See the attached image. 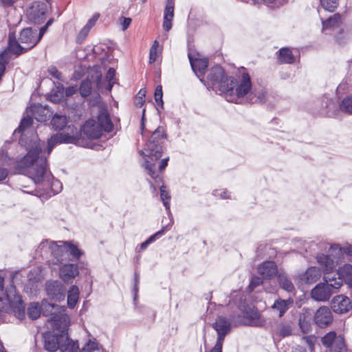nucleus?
Instances as JSON below:
<instances>
[{"mask_svg": "<svg viewBox=\"0 0 352 352\" xmlns=\"http://www.w3.org/2000/svg\"><path fill=\"white\" fill-rule=\"evenodd\" d=\"M44 111L41 106H31L26 111L27 116L23 118L17 129L18 132L21 133L19 143L25 146L28 153L18 162L16 169L19 173L28 175L35 184L41 183L44 178L47 171V159L41 154L44 143L40 142L31 124L33 118L39 122L44 120L36 114V111Z\"/></svg>", "mask_w": 352, "mask_h": 352, "instance_id": "f257e3e1", "label": "nucleus"}, {"mask_svg": "<svg viewBox=\"0 0 352 352\" xmlns=\"http://www.w3.org/2000/svg\"><path fill=\"white\" fill-rule=\"evenodd\" d=\"M205 85L208 89L222 95L230 102L241 103L244 97L249 94L250 102L263 103L266 101V91L262 90L256 94L251 92L252 82L248 74L243 73L236 81L233 76H228L219 65H216L209 70Z\"/></svg>", "mask_w": 352, "mask_h": 352, "instance_id": "f03ea898", "label": "nucleus"}, {"mask_svg": "<svg viewBox=\"0 0 352 352\" xmlns=\"http://www.w3.org/2000/svg\"><path fill=\"white\" fill-rule=\"evenodd\" d=\"M166 138V134L164 129L162 126H158L152 133L144 150L140 151V154L144 158V166L147 173L153 179L158 177L155 162L162 157V146Z\"/></svg>", "mask_w": 352, "mask_h": 352, "instance_id": "7ed1b4c3", "label": "nucleus"}, {"mask_svg": "<svg viewBox=\"0 0 352 352\" xmlns=\"http://www.w3.org/2000/svg\"><path fill=\"white\" fill-rule=\"evenodd\" d=\"M0 311L11 314L19 320L25 318V305L19 295L16 294V289L10 285L4 289V278L0 275Z\"/></svg>", "mask_w": 352, "mask_h": 352, "instance_id": "20e7f679", "label": "nucleus"}, {"mask_svg": "<svg viewBox=\"0 0 352 352\" xmlns=\"http://www.w3.org/2000/svg\"><path fill=\"white\" fill-rule=\"evenodd\" d=\"M38 43V39L36 37V28H27L23 29L20 32L19 40H17L15 32L10 28L7 52L4 55H7L9 52H11L15 57L19 56L34 47Z\"/></svg>", "mask_w": 352, "mask_h": 352, "instance_id": "39448f33", "label": "nucleus"}, {"mask_svg": "<svg viewBox=\"0 0 352 352\" xmlns=\"http://www.w3.org/2000/svg\"><path fill=\"white\" fill-rule=\"evenodd\" d=\"M45 349L50 352H54L57 349L60 352H78L79 346L78 342H74L67 334H58L47 332L43 334Z\"/></svg>", "mask_w": 352, "mask_h": 352, "instance_id": "423d86ee", "label": "nucleus"}, {"mask_svg": "<svg viewBox=\"0 0 352 352\" xmlns=\"http://www.w3.org/2000/svg\"><path fill=\"white\" fill-rule=\"evenodd\" d=\"M322 31L325 34H334L336 41L340 44H344L349 38L348 32L341 28L342 23V15L335 14L329 19L322 21Z\"/></svg>", "mask_w": 352, "mask_h": 352, "instance_id": "0eeeda50", "label": "nucleus"}, {"mask_svg": "<svg viewBox=\"0 0 352 352\" xmlns=\"http://www.w3.org/2000/svg\"><path fill=\"white\" fill-rule=\"evenodd\" d=\"M344 254L343 247L338 244L332 245L328 251V255L318 254L316 259L322 271L326 274L331 272L341 261Z\"/></svg>", "mask_w": 352, "mask_h": 352, "instance_id": "6e6552de", "label": "nucleus"}, {"mask_svg": "<svg viewBox=\"0 0 352 352\" xmlns=\"http://www.w3.org/2000/svg\"><path fill=\"white\" fill-rule=\"evenodd\" d=\"M329 274H326L324 276L325 283H319L316 285L311 291V298L318 302H325L329 300L333 294V289H338L342 286V281L331 280Z\"/></svg>", "mask_w": 352, "mask_h": 352, "instance_id": "1a4fd4ad", "label": "nucleus"}, {"mask_svg": "<svg viewBox=\"0 0 352 352\" xmlns=\"http://www.w3.org/2000/svg\"><path fill=\"white\" fill-rule=\"evenodd\" d=\"M81 136V132L74 125H68L66 131L51 137L47 142V154L58 144H76Z\"/></svg>", "mask_w": 352, "mask_h": 352, "instance_id": "9d476101", "label": "nucleus"}, {"mask_svg": "<svg viewBox=\"0 0 352 352\" xmlns=\"http://www.w3.org/2000/svg\"><path fill=\"white\" fill-rule=\"evenodd\" d=\"M322 344L329 348L330 352H346L344 338L337 336L336 332L330 331L322 338Z\"/></svg>", "mask_w": 352, "mask_h": 352, "instance_id": "9b49d317", "label": "nucleus"}, {"mask_svg": "<svg viewBox=\"0 0 352 352\" xmlns=\"http://www.w3.org/2000/svg\"><path fill=\"white\" fill-rule=\"evenodd\" d=\"M69 324V318L64 311H58V314L52 316L47 320V327L51 328L54 333L67 334V327Z\"/></svg>", "mask_w": 352, "mask_h": 352, "instance_id": "f8f14e48", "label": "nucleus"}, {"mask_svg": "<svg viewBox=\"0 0 352 352\" xmlns=\"http://www.w3.org/2000/svg\"><path fill=\"white\" fill-rule=\"evenodd\" d=\"M47 5L45 2H34L28 10V19L34 23H41L45 20Z\"/></svg>", "mask_w": 352, "mask_h": 352, "instance_id": "ddd939ff", "label": "nucleus"}, {"mask_svg": "<svg viewBox=\"0 0 352 352\" xmlns=\"http://www.w3.org/2000/svg\"><path fill=\"white\" fill-rule=\"evenodd\" d=\"M244 323L252 327H263L266 324L265 319L254 307H248L243 311Z\"/></svg>", "mask_w": 352, "mask_h": 352, "instance_id": "4468645a", "label": "nucleus"}, {"mask_svg": "<svg viewBox=\"0 0 352 352\" xmlns=\"http://www.w3.org/2000/svg\"><path fill=\"white\" fill-rule=\"evenodd\" d=\"M46 292L52 300L60 302L65 299V288L58 280L48 281L46 283Z\"/></svg>", "mask_w": 352, "mask_h": 352, "instance_id": "2eb2a0df", "label": "nucleus"}, {"mask_svg": "<svg viewBox=\"0 0 352 352\" xmlns=\"http://www.w3.org/2000/svg\"><path fill=\"white\" fill-rule=\"evenodd\" d=\"M212 328L217 333V340L223 342L226 336L230 332L231 329L230 321L224 316H219L212 325Z\"/></svg>", "mask_w": 352, "mask_h": 352, "instance_id": "dca6fc26", "label": "nucleus"}, {"mask_svg": "<svg viewBox=\"0 0 352 352\" xmlns=\"http://www.w3.org/2000/svg\"><path fill=\"white\" fill-rule=\"evenodd\" d=\"M331 305L333 311L338 314L346 313L352 307L350 298L344 295H338L333 297Z\"/></svg>", "mask_w": 352, "mask_h": 352, "instance_id": "f3484780", "label": "nucleus"}, {"mask_svg": "<svg viewBox=\"0 0 352 352\" xmlns=\"http://www.w3.org/2000/svg\"><path fill=\"white\" fill-rule=\"evenodd\" d=\"M314 320L320 328L329 326L333 320V315L330 309L326 306L320 307L315 314Z\"/></svg>", "mask_w": 352, "mask_h": 352, "instance_id": "a211bd4d", "label": "nucleus"}, {"mask_svg": "<svg viewBox=\"0 0 352 352\" xmlns=\"http://www.w3.org/2000/svg\"><path fill=\"white\" fill-rule=\"evenodd\" d=\"M101 78L102 74L100 72H96L94 75L91 76V79L88 77L87 79L82 80L79 88L81 96L85 98L91 94L93 82L98 88H100Z\"/></svg>", "mask_w": 352, "mask_h": 352, "instance_id": "6ab92c4d", "label": "nucleus"}, {"mask_svg": "<svg viewBox=\"0 0 352 352\" xmlns=\"http://www.w3.org/2000/svg\"><path fill=\"white\" fill-rule=\"evenodd\" d=\"M45 247L51 249V254L54 256L57 261L63 260V256L66 252V241H59L56 243L54 241L44 240L42 247Z\"/></svg>", "mask_w": 352, "mask_h": 352, "instance_id": "aec40b11", "label": "nucleus"}, {"mask_svg": "<svg viewBox=\"0 0 352 352\" xmlns=\"http://www.w3.org/2000/svg\"><path fill=\"white\" fill-rule=\"evenodd\" d=\"M82 132L88 138H99L102 133L101 127L95 120H88L82 127Z\"/></svg>", "mask_w": 352, "mask_h": 352, "instance_id": "412c9836", "label": "nucleus"}, {"mask_svg": "<svg viewBox=\"0 0 352 352\" xmlns=\"http://www.w3.org/2000/svg\"><path fill=\"white\" fill-rule=\"evenodd\" d=\"M79 274L78 266L72 263H67L60 268L59 275L65 283H69Z\"/></svg>", "mask_w": 352, "mask_h": 352, "instance_id": "4be33fe9", "label": "nucleus"}, {"mask_svg": "<svg viewBox=\"0 0 352 352\" xmlns=\"http://www.w3.org/2000/svg\"><path fill=\"white\" fill-rule=\"evenodd\" d=\"M320 276V270L316 267H311L299 275V280L301 284H312L319 280Z\"/></svg>", "mask_w": 352, "mask_h": 352, "instance_id": "5701e85b", "label": "nucleus"}, {"mask_svg": "<svg viewBox=\"0 0 352 352\" xmlns=\"http://www.w3.org/2000/svg\"><path fill=\"white\" fill-rule=\"evenodd\" d=\"M192 70L196 75L200 78L201 82H204L203 74L206 69L208 67V61L206 58H192L191 56H188Z\"/></svg>", "mask_w": 352, "mask_h": 352, "instance_id": "b1692460", "label": "nucleus"}, {"mask_svg": "<svg viewBox=\"0 0 352 352\" xmlns=\"http://www.w3.org/2000/svg\"><path fill=\"white\" fill-rule=\"evenodd\" d=\"M293 304L294 300L290 298L287 300L278 298L274 301L271 309L274 312L278 314L279 318H281L285 313L292 307Z\"/></svg>", "mask_w": 352, "mask_h": 352, "instance_id": "393cba45", "label": "nucleus"}, {"mask_svg": "<svg viewBox=\"0 0 352 352\" xmlns=\"http://www.w3.org/2000/svg\"><path fill=\"white\" fill-rule=\"evenodd\" d=\"M258 272L263 278H270L277 274V265L274 261H265L258 266Z\"/></svg>", "mask_w": 352, "mask_h": 352, "instance_id": "a878e982", "label": "nucleus"}, {"mask_svg": "<svg viewBox=\"0 0 352 352\" xmlns=\"http://www.w3.org/2000/svg\"><path fill=\"white\" fill-rule=\"evenodd\" d=\"M174 16V1L168 0L164 12L163 28L169 31L172 28V21Z\"/></svg>", "mask_w": 352, "mask_h": 352, "instance_id": "bb28decb", "label": "nucleus"}, {"mask_svg": "<svg viewBox=\"0 0 352 352\" xmlns=\"http://www.w3.org/2000/svg\"><path fill=\"white\" fill-rule=\"evenodd\" d=\"M41 313L45 316H54L58 314V311H65V308L54 303L49 302L47 300L41 302Z\"/></svg>", "mask_w": 352, "mask_h": 352, "instance_id": "cd10ccee", "label": "nucleus"}, {"mask_svg": "<svg viewBox=\"0 0 352 352\" xmlns=\"http://www.w3.org/2000/svg\"><path fill=\"white\" fill-rule=\"evenodd\" d=\"M98 125L101 127V130L103 131L110 132L113 129V124L109 118V114L105 109H102L100 111L98 116V121H96Z\"/></svg>", "mask_w": 352, "mask_h": 352, "instance_id": "c85d7f7f", "label": "nucleus"}, {"mask_svg": "<svg viewBox=\"0 0 352 352\" xmlns=\"http://www.w3.org/2000/svg\"><path fill=\"white\" fill-rule=\"evenodd\" d=\"M338 274L339 278L336 279L334 277L331 278V280L335 282V280H340L342 282L344 281H351L352 280V265L350 264H345L342 267H339L338 270Z\"/></svg>", "mask_w": 352, "mask_h": 352, "instance_id": "c756f323", "label": "nucleus"}, {"mask_svg": "<svg viewBox=\"0 0 352 352\" xmlns=\"http://www.w3.org/2000/svg\"><path fill=\"white\" fill-rule=\"evenodd\" d=\"M295 60L291 50L288 47L281 48L278 52V61L280 64H291Z\"/></svg>", "mask_w": 352, "mask_h": 352, "instance_id": "7c9ffc66", "label": "nucleus"}, {"mask_svg": "<svg viewBox=\"0 0 352 352\" xmlns=\"http://www.w3.org/2000/svg\"><path fill=\"white\" fill-rule=\"evenodd\" d=\"M278 281L280 287L288 292H292L294 290V286L292 282V280L289 278V277L285 273H279L278 275Z\"/></svg>", "mask_w": 352, "mask_h": 352, "instance_id": "2f4dec72", "label": "nucleus"}, {"mask_svg": "<svg viewBox=\"0 0 352 352\" xmlns=\"http://www.w3.org/2000/svg\"><path fill=\"white\" fill-rule=\"evenodd\" d=\"M79 289L76 285H72L67 294V305L69 308H74L79 298Z\"/></svg>", "mask_w": 352, "mask_h": 352, "instance_id": "473e14b6", "label": "nucleus"}, {"mask_svg": "<svg viewBox=\"0 0 352 352\" xmlns=\"http://www.w3.org/2000/svg\"><path fill=\"white\" fill-rule=\"evenodd\" d=\"M322 108H325V113L329 117H332L336 115V104L330 98L324 96L322 100Z\"/></svg>", "mask_w": 352, "mask_h": 352, "instance_id": "72a5a7b5", "label": "nucleus"}, {"mask_svg": "<svg viewBox=\"0 0 352 352\" xmlns=\"http://www.w3.org/2000/svg\"><path fill=\"white\" fill-rule=\"evenodd\" d=\"M298 326L303 333H308L311 330V318L306 314H301L298 319Z\"/></svg>", "mask_w": 352, "mask_h": 352, "instance_id": "f704fd0d", "label": "nucleus"}, {"mask_svg": "<svg viewBox=\"0 0 352 352\" xmlns=\"http://www.w3.org/2000/svg\"><path fill=\"white\" fill-rule=\"evenodd\" d=\"M41 305H39L38 302H32L28 307L27 314L32 320L37 319L41 314Z\"/></svg>", "mask_w": 352, "mask_h": 352, "instance_id": "c9c22d12", "label": "nucleus"}, {"mask_svg": "<svg viewBox=\"0 0 352 352\" xmlns=\"http://www.w3.org/2000/svg\"><path fill=\"white\" fill-rule=\"evenodd\" d=\"M6 52L7 48L0 54V79L1 78L6 70V65L11 58L15 57L14 54H12L11 52H9L7 55H4Z\"/></svg>", "mask_w": 352, "mask_h": 352, "instance_id": "e433bc0d", "label": "nucleus"}, {"mask_svg": "<svg viewBox=\"0 0 352 352\" xmlns=\"http://www.w3.org/2000/svg\"><path fill=\"white\" fill-rule=\"evenodd\" d=\"M52 125L56 130H61L66 126L67 118L65 116L55 114L51 121Z\"/></svg>", "mask_w": 352, "mask_h": 352, "instance_id": "4c0bfd02", "label": "nucleus"}, {"mask_svg": "<svg viewBox=\"0 0 352 352\" xmlns=\"http://www.w3.org/2000/svg\"><path fill=\"white\" fill-rule=\"evenodd\" d=\"M339 108L342 112L352 115V95L344 97L340 102Z\"/></svg>", "mask_w": 352, "mask_h": 352, "instance_id": "58836bf2", "label": "nucleus"}, {"mask_svg": "<svg viewBox=\"0 0 352 352\" xmlns=\"http://www.w3.org/2000/svg\"><path fill=\"white\" fill-rule=\"evenodd\" d=\"M28 281L30 284L34 285V283H38L43 278L42 270L39 267L31 270L28 275Z\"/></svg>", "mask_w": 352, "mask_h": 352, "instance_id": "ea45409f", "label": "nucleus"}, {"mask_svg": "<svg viewBox=\"0 0 352 352\" xmlns=\"http://www.w3.org/2000/svg\"><path fill=\"white\" fill-rule=\"evenodd\" d=\"M276 333L281 338L287 337L292 335V328L288 323H280L276 330Z\"/></svg>", "mask_w": 352, "mask_h": 352, "instance_id": "a19ab883", "label": "nucleus"}, {"mask_svg": "<svg viewBox=\"0 0 352 352\" xmlns=\"http://www.w3.org/2000/svg\"><path fill=\"white\" fill-rule=\"evenodd\" d=\"M168 226H165L162 227V228L157 232L155 234L151 236L147 240H146L144 242L142 243L140 245V250H145L148 245L155 241L157 237H160V236H162L164 234V232L166 229H168Z\"/></svg>", "mask_w": 352, "mask_h": 352, "instance_id": "79ce46f5", "label": "nucleus"}, {"mask_svg": "<svg viewBox=\"0 0 352 352\" xmlns=\"http://www.w3.org/2000/svg\"><path fill=\"white\" fill-rule=\"evenodd\" d=\"M340 0H320L322 8L330 12H333L338 8Z\"/></svg>", "mask_w": 352, "mask_h": 352, "instance_id": "37998d69", "label": "nucleus"}, {"mask_svg": "<svg viewBox=\"0 0 352 352\" xmlns=\"http://www.w3.org/2000/svg\"><path fill=\"white\" fill-rule=\"evenodd\" d=\"M66 252H69V254L74 257L78 258L82 254V252L78 248V247L73 244L70 241H66Z\"/></svg>", "mask_w": 352, "mask_h": 352, "instance_id": "c03bdc74", "label": "nucleus"}, {"mask_svg": "<svg viewBox=\"0 0 352 352\" xmlns=\"http://www.w3.org/2000/svg\"><path fill=\"white\" fill-rule=\"evenodd\" d=\"M160 197L165 206L166 209L169 210L170 209V203L169 200L170 199V196L169 192L166 190V186H162L160 187Z\"/></svg>", "mask_w": 352, "mask_h": 352, "instance_id": "a18cd8bd", "label": "nucleus"}, {"mask_svg": "<svg viewBox=\"0 0 352 352\" xmlns=\"http://www.w3.org/2000/svg\"><path fill=\"white\" fill-rule=\"evenodd\" d=\"M352 89V84H349L347 81H342L337 87L336 94L338 96H342Z\"/></svg>", "mask_w": 352, "mask_h": 352, "instance_id": "49530a36", "label": "nucleus"}, {"mask_svg": "<svg viewBox=\"0 0 352 352\" xmlns=\"http://www.w3.org/2000/svg\"><path fill=\"white\" fill-rule=\"evenodd\" d=\"M116 71L113 68H109L107 71L106 78L108 80V90L111 91L113 85L116 83Z\"/></svg>", "mask_w": 352, "mask_h": 352, "instance_id": "de8ad7c7", "label": "nucleus"}, {"mask_svg": "<svg viewBox=\"0 0 352 352\" xmlns=\"http://www.w3.org/2000/svg\"><path fill=\"white\" fill-rule=\"evenodd\" d=\"M162 96H163L162 87L161 85H158L155 88L154 97H155V102L161 107H163Z\"/></svg>", "mask_w": 352, "mask_h": 352, "instance_id": "09e8293b", "label": "nucleus"}, {"mask_svg": "<svg viewBox=\"0 0 352 352\" xmlns=\"http://www.w3.org/2000/svg\"><path fill=\"white\" fill-rule=\"evenodd\" d=\"M255 3H264L267 6L274 4L273 7H279L283 5L284 0H253Z\"/></svg>", "mask_w": 352, "mask_h": 352, "instance_id": "8fccbe9b", "label": "nucleus"}, {"mask_svg": "<svg viewBox=\"0 0 352 352\" xmlns=\"http://www.w3.org/2000/svg\"><path fill=\"white\" fill-rule=\"evenodd\" d=\"M90 31V29H89L87 26H84L81 30L80 31V32L78 33V36H77V41L78 43H81L82 42L85 38L87 37V36L88 35L89 32Z\"/></svg>", "mask_w": 352, "mask_h": 352, "instance_id": "3c124183", "label": "nucleus"}, {"mask_svg": "<svg viewBox=\"0 0 352 352\" xmlns=\"http://www.w3.org/2000/svg\"><path fill=\"white\" fill-rule=\"evenodd\" d=\"M263 283V280L259 276H254L252 278L249 288L250 290H253L257 286Z\"/></svg>", "mask_w": 352, "mask_h": 352, "instance_id": "603ef678", "label": "nucleus"}, {"mask_svg": "<svg viewBox=\"0 0 352 352\" xmlns=\"http://www.w3.org/2000/svg\"><path fill=\"white\" fill-rule=\"evenodd\" d=\"M50 74L58 80H62V74L56 67L52 66L48 69Z\"/></svg>", "mask_w": 352, "mask_h": 352, "instance_id": "864d4df0", "label": "nucleus"}, {"mask_svg": "<svg viewBox=\"0 0 352 352\" xmlns=\"http://www.w3.org/2000/svg\"><path fill=\"white\" fill-rule=\"evenodd\" d=\"M100 17V14L98 13H96L93 15V16L88 21L85 26H87L89 29H91L94 27Z\"/></svg>", "mask_w": 352, "mask_h": 352, "instance_id": "5fc2aeb1", "label": "nucleus"}, {"mask_svg": "<svg viewBox=\"0 0 352 352\" xmlns=\"http://www.w3.org/2000/svg\"><path fill=\"white\" fill-rule=\"evenodd\" d=\"M120 21H121L120 23L122 26L123 30H126L129 28V25L131 23V18L122 17L120 19Z\"/></svg>", "mask_w": 352, "mask_h": 352, "instance_id": "6e6d98bb", "label": "nucleus"}, {"mask_svg": "<svg viewBox=\"0 0 352 352\" xmlns=\"http://www.w3.org/2000/svg\"><path fill=\"white\" fill-rule=\"evenodd\" d=\"M157 51L155 47H151L149 52V63H153L157 59Z\"/></svg>", "mask_w": 352, "mask_h": 352, "instance_id": "4d7b16f0", "label": "nucleus"}, {"mask_svg": "<svg viewBox=\"0 0 352 352\" xmlns=\"http://www.w3.org/2000/svg\"><path fill=\"white\" fill-rule=\"evenodd\" d=\"M76 91H77L76 86H71V87L66 88L65 93L66 96L69 97V96H72V95L76 94Z\"/></svg>", "mask_w": 352, "mask_h": 352, "instance_id": "13d9d810", "label": "nucleus"}, {"mask_svg": "<svg viewBox=\"0 0 352 352\" xmlns=\"http://www.w3.org/2000/svg\"><path fill=\"white\" fill-rule=\"evenodd\" d=\"M62 91H59L58 93H59V95H52L51 96V100L53 101L54 102H58L60 98L63 96V94H64V88L62 87Z\"/></svg>", "mask_w": 352, "mask_h": 352, "instance_id": "bf43d9fd", "label": "nucleus"}, {"mask_svg": "<svg viewBox=\"0 0 352 352\" xmlns=\"http://www.w3.org/2000/svg\"><path fill=\"white\" fill-rule=\"evenodd\" d=\"M139 281H140L139 274L137 272H135V285H134V288H133V291L135 293V297H134L135 299L136 298V296H137Z\"/></svg>", "mask_w": 352, "mask_h": 352, "instance_id": "052dcab7", "label": "nucleus"}, {"mask_svg": "<svg viewBox=\"0 0 352 352\" xmlns=\"http://www.w3.org/2000/svg\"><path fill=\"white\" fill-rule=\"evenodd\" d=\"M47 27V25H45L42 28H41L38 30L36 29V37L38 39V41L41 39L43 34H45Z\"/></svg>", "mask_w": 352, "mask_h": 352, "instance_id": "680f3d73", "label": "nucleus"}, {"mask_svg": "<svg viewBox=\"0 0 352 352\" xmlns=\"http://www.w3.org/2000/svg\"><path fill=\"white\" fill-rule=\"evenodd\" d=\"M223 342L217 341L214 346L210 352H222Z\"/></svg>", "mask_w": 352, "mask_h": 352, "instance_id": "e2e57ef3", "label": "nucleus"}, {"mask_svg": "<svg viewBox=\"0 0 352 352\" xmlns=\"http://www.w3.org/2000/svg\"><path fill=\"white\" fill-rule=\"evenodd\" d=\"M168 160H169V157H166V158L162 159L159 162L158 169L160 170H164L167 166Z\"/></svg>", "mask_w": 352, "mask_h": 352, "instance_id": "0e129e2a", "label": "nucleus"}, {"mask_svg": "<svg viewBox=\"0 0 352 352\" xmlns=\"http://www.w3.org/2000/svg\"><path fill=\"white\" fill-rule=\"evenodd\" d=\"M43 244V241L38 245L37 251H40L41 253L43 252L45 254H51V249L47 248V247H42V245Z\"/></svg>", "mask_w": 352, "mask_h": 352, "instance_id": "69168bd1", "label": "nucleus"}, {"mask_svg": "<svg viewBox=\"0 0 352 352\" xmlns=\"http://www.w3.org/2000/svg\"><path fill=\"white\" fill-rule=\"evenodd\" d=\"M344 253L352 256V244H346L343 247Z\"/></svg>", "mask_w": 352, "mask_h": 352, "instance_id": "338daca9", "label": "nucleus"}, {"mask_svg": "<svg viewBox=\"0 0 352 352\" xmlns=\"http://www.w3.org/2000/svg\"><path fill=\"white\" fill-rule=\"evenodd\" d=\"M214 195L215 196H219L221 197L222 199H226V198H228L229 196L228 195V192L226 191V190H216L214 192Z\"/></svg>", "mask_w": 352, "mask_h": 352, "instance_id": "774afa93", "label": "nucleus"}]
</instances>
